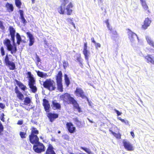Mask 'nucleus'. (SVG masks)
Returning a JSON list of instances; mask_svg holds the SVG:
<instances>
[{
    "mask_svg": "<svg viewBox=\"0 0 154 154\" xmlns=\"http://www.w3.org/2000/svg\"><path fill=\"white\" fill-rule=\"evenodd\" d=\"M10 34L11 35L12 40L14 43V45H12L11 44L10 40L7 39L4 40L3 43L6 47L8 50L11 51V54L15 53L17 51L16 45L14 44V37L15 33V29L12 26H10L9 28Z\"/></svg>",
    "mask_w": 154,
    "mask_h": 154,
    "instance_id": "obj_1",
    "label": "nucleus"
},
{
    "mask_svg": "<svg viewBox=\"0 0 154 154\" xmlns=\"http://www.w3.org/2000/svg\"><path fill=\"white\" fill-rule=\"evenodd\" d=\"M73 6L69 0H63L61 6L58 8V11L61 14L67 13L68 15H70L72 10V9Z\"/></svg>",
    "mask_w": 154,
    "mask_h": 154,
    "instance_id": "obj_2",
    "label": "nucleus"
},
{
    "mask_svg": "<svg viewBox=\"0 0 154 154\" xmlns=\"http://www.w3.org/2000/svg\"><path fill=\"white\" fill-rule=\"evenodd\" d=\"M43 85L45 88L51 91L54 90L56 88L55 82L51 79H47L43 82Z\"/></svg>",
    "mask_w": 154,
    "mask_h": 154,
    "instance_id": "obj_3",
    "label": "nucleus"
},
{
    "mask_svg": "<svg viewBox=\"0 0 154 154\" xmlns=\"http://www.w3.org/2000/svg\"><path fill=\"white\" fill-rule=\"evenodd\" d=\"M35 144L33 146V149L35 152L40 153L45 151V147L43 144L38 142Z\"/></svg>",
    "mask_w": 154,
    "mask_h": 154,
    "instance_id": "obj_4",
    "label": "nucleus"
},
{
    "mask_svg": "<svg viewBox=\"0 0 154 154\" xmlns=\"http://www.w3.org/2000/svg\"><path fill=\"white\" fill-rule=\"evenodd\" d=\"M128 38L131 43V45L133 46H134L135 45V39L137 38L139 42V39L138 37L136 34L130 30H129L128 32Z\"/></svg>",
    "mask_w": 154,
    "mask_h": 154,
    "instance_id": "obj_5",
    "label": "nucleus"
},
{
    "mask_svg": "<svg viewBox=\"0 0 154 154\" xmlns=\"http://www.w3.org/2000/svg\"><path fill=\"white\" fill-rule=\"evenodd\" d=\"M105 23L106 24L107 27L109 30H110L113 36L112 37H115L117 38L118 37V35L117 32L115 30L113 29L112 26L110 25L109 22V20H107L105 21Z\"/></svg>",
    "mask_w": 154,
    "mask_h": 154,
    "instance_id": "obj_6",
    "label": "nucleus"
},
{
    "mask_svg": "<svg viewBox=\"0 0 154 154\" xmlns=\"http://www.w3.org/2000/svg\"><path fill=\"white\" fill-rule=\"evenodd\" d=\"M83 52L85 56V60L87 62H88V57L90 55V52L89 51L87 50V43H85L84 44Z\"/></svg>",
    "mask_w": 154,
    "mask_h": 154,
    "instance_id": "obj_7",
    "label": "nucleus"
},
{
    "mask_svg": "<svg viewBox=\"0 0 154 154\" xmlns=\"http://www.w3.org/2000/svg\"><path fill=\"white\" fill-rule=\"evenodd\" d=\"M123 143L125 148L129 151H133L134 148L133 145L129 142L123 140Z\"/></svg>",
    "mask_w": 154,
    "mask_h": 154,
    "instance_id": "obj_8",
    "label": "nucleus"
},
{
    "mask_svg": "<svg viewBox=\"0 0 154 154\" xmlns=\"http://www.w3.org/2000/svg\"><path fill=\"white\" fill-rule=\"evenodd\" d=\"M27 74L28 75L29 86H31L32 85H35V80L33 77V75L31 74V72H28Z\"/></svg>",
    "mask_w": 154,
    "mask_h": 154,
    "instance_id": "obj_9",
    "label": "nucleus"
},
{
    "mask_svg": "<svg viewBox=\"0 0 154 154\" xmlns=\"http://www.w3.org/2000/svg\"><path fill=\"white\" fill-rule=\"evenodd\" d=\"M38 131L35 128H33L32 131V133L31 134V140L32 142H35L34 141L33 138H35V141H37L38 137L37 135L35 134H38Z\"/></svg>",
    "mask_w": 154,
    "mask_h": 154,
    "instance_id": "obj_10",
    "label": "nucleus"
},
{
    "mask_svg": "<svg viewBox=\"0 0 154 154\" xmlns=\"http://www.w3.org/2000/svg\"><path fill=\"white\" fill-rule=\"evenodd\" d=\"M66 126L68 131L70 133H73L75 131V128L73 126V125L72 123H67Z\"/></svg>",
    "mask_w": 154,
    "mask_h": 154,
    "instance_id": "obj_11",
    "label": "nucleus"
},
{
    "mask_svg": "<svg viewBox=\"0 0 154 154\" xmlns=\"http://www.w3.org/2000/svg\"><path fill=\"white\" fill-rule=\"evenodd\" d=\"M75 92L77 96H79L82 98L86 97V96L84 95V91L81 88H77Z\"/></svg>",
    "mask_w": 154,
    "mask_h": 154,
    "instance_id": "obj_12",
    "label": "nucleus"
},
{
    "mask_svg": "<svg viewBox=\"0 0 154 154\" xmlns=\"http://www.w3.org/2000/svg\"><path fill=\"white\" fill-rule=\"evenodd\" d=\"M60 99L63 100L64 101H67L68 100L70 102H71L70 98H73L71 97L70 95L68 93H65L64 94L61 95L60 96Z\"/></svg>",
    "mask_w": 154,
    "mask_h": 154,
    "instance_id": "obj_13",
    "label": "nucleus"
},
{
    "mask_svg": "<svg viewBox=\"0 0 154 154\" xmlns=\"http://www.w3.org/2000/svg\"><path fill=\"white\" fill-rule=\"evenodd\" d=\"M151 21L148 18H146L144 21L143 24L142 26V28L146 29L149 27L151 23Z\"/></svg>",
    "mask_w": 154,
    "mask_h": 154,
    "instance_id": "obj_14",
    "label": "nucleus"
},
{
    "mask_svg": "<svg viewBox=\"0 0 154 154\" xmlns=\"http://www.w3.org/2000/svg\"><path fill=\"white\" fill-rule=\"evenodd\" d=\"M26 34L28 35L29 39V46H32L35 42V38L33 36V35L30 32H27Z\"/></svg>",
    "mask_w": 154,
    "mask_h": 154,
    "instance_id": "obj_15",
    "label": "nucleus"
},
{
    "mask_svg": "<svg viewBox=\"0 0 154 154\" xmlns=\"http://www.w3.org/2000/svg\"><path fill=\"white\" fill-rule=\"evenodd\" d=\"M43 105L44 106L45 111L46 112H49L50 105L48 101L46 99H43Z\"/></svg>",
    "mask_w": 154,
    "mask_h": 154,
    "instance_id": "obj_16",
    "label": "nucleus"
},
{
    "mask_svg": "<svg viewBox=\"0 0 154 154\" xmlns=\"http://www.w3.org/2000/svg\"><path fill=\"white\" fill-rule=\"evenodd\" d=\"M70 100H71L70 103L72 104L74 107L76 109L77 111L79 112L81 111V109L79 106V104L77 103L76 101L74 99V98H70Z\"/></svg>",
    "mask_w": 154,
    "mask_h": 154,
    "instance_id": "obj_17",
    "label": "nucleus"
},
{
    "mask_svg": "<svg viewBox=\"0 0 154 154\" xmlns=\"http://www.w3.org/2000/svg\"><path fill=\"white\" fill-rule=\"evenodd\" d=\"M151 55L148 54L144 56V57L145 61L148 63H151L154 64V59L151 57Z\"/></svg>",
    "mask_w": 154,
    "mask_h": 154,
    "instance_id": "obj_18",
    "label": "nucleus"
},
{
    "mask_svg": "<svg viewBox=\"0 0 154 154\" xmlns=\"http://www.w3.org/2000/svg\"><path fill=\"white\" fill-rule=\"evenodd\" d=\"M54 148L52 146L49 144L46 151L45 154H56L53 150Z\"/></svg>",
    "mask_w": 154,
    "mask_h": 154,
    "instance_id": "obj_19",
    "label": "nucleus"
},
{
    "mask_svg": "<svg viewBox=\"0 0 154 154\" xmlns=\"http://www.w3.org/2000/svg\"><path fill=\"white\" fill-rule=\"evenodd\" d=\"M58 116V115L56 113H49L48 115V116L51 122H52L54 119L57 118Z\"/></svg>",
    "mask_w": 154,
    "mask_h": 154,
    "instance_id": "obj_20",
    "label": "nucleus"
},
{
    "mask_svg": "<svg viewBox=\"0 0 154 154\" xmlns=\"http://www.w3.org/2000/svg\"><path fill=\"white\" fill-rule=\"evenodd\" d=\"M146 38L147 43L154 48V42L151 38L149 36H146Z\"/></svg>",
    "mask_w": 154,
    "mask_h": 154,
    "instance_id": "obj_21",
    "label": "nucleus"
},
{
    "mask_svg": "<svg viewBox=\"0 0 154 154\" xmlns=\"http://www.w3.org/2000/svg\"><path fill=\"white\" fill-rule=\"evenodd\" d=\"M57 88L58 90L61 92L63 91L62 81H57Z\"/></svg>",
    "mask_w": 154,
    "mask_h": 154,
    "instance_id": "obj_22",
    "label": "nucleus"
},
{
    "mask_svg": "<svg viewBox=\"0 0 154 154\" xmlns=\"http://www.w3.org/2000/svg\"><path fill=\"white\" fill-rule=\"evenodd\" d=\"M37 72L38 75L42 78H45L48 76V75L46 73L43 72L39 71H36Z\"/></svg>",
    "mask_w": 154,
    "mask_h": 154,
    "instance_id": "obj_23",
    "label": "nucleus"
},
{
    "mask_svg": "<svg viewBox=\"0 0 154 154\" xmlns=\"http://www.w3.org/2000/svg\"><path fill=\"white\" fill-rule=\"evenodd\" d=\"M5 7L9 12H12L13 11L14 7L12 4L7 3L5 5Z\"/></svg>",
    "mask_w": 154,
    "mask_h": 154,
    "instance_id": "obj_24",
    "label": "nucleus"
},
{
    "mask_svg": "<svg viewBox=\"0 0 154 154\" xmlns=\"http://www.w3.org/2000/svg\"><path fill=\"white\" fill-rule=\"evenodd\" d=\"M53 107L54 109H60L61 108L60 104L57 102H55V101H53L52 102Z\"/></svg>",
    "mask_w": 154,
    "mask_h": 154,
    "instance_id": "obj_25",
    "label": "nucleus"
},
{
    "mask_svg": "<svg viewBox=\"0 0 154 154\" xmlns=\"http://www.w3.org/2000/svg\"><path fill=\"white\" fill-rule=\"evenodd\" d=\"M16 37L17 39V43L18 45L20 44V42H24L23 40H22L21 38L18 33H17L16 35Z\"/></svg>",
    "mask_w": 154,
    "mask_h": 154,
    "instance_id": "obj_26",
    "label": "nucleus"
},
{
    "mask_svg": "<svg viewBox=\"0 0 154 154\" xmlns=\"http://www.w3.org/2000/svg\"><path fill=\"white\" fill-rule=\"evenodd\" d=\"M17 94V96L18 98L20 100H22L23 98V95L19 91H16L15 92Z\"/></svg>",
    "mask_w": 154,
    "mask_h": 154,
    "instance_id": "obj_27",
    "label": "nucleus"
},
{
    "mask_svg": "<svg viewBox=\"0 0 154 154\" xmlns=\"http://www.w3.org/2000/svg\"><path fill=\"white\" fill-rule=\"evenodd\" d=\"M62 74L61 71H60L56 76L57 81H62Z\"/></svg>",
    "mask_w": 154,
    "mask_h": 154,
    "instance_id": "obj_28",
    "label": "nucleus"
},
{
    "mask_svg": "<svg viewBox=\"0 0 154 154\" xmlns=\"http://www.w3.org/2000/svg\"><path fill=\"white\" fill-rule=\"evenodd\" d=\"M73 121L77 125V126L80 127H81V122L77 118H75L73 119Z\"/></svg>",
    "mask_w": 154,
    "mask_h": 154,
    "instance_id": "obj_29",
    "label": "nucleus"
},
{
    "mask_svg": "<svg viewBox=\"0 0 154 154\" xmlns=\"http://www.w3.org/2000/svg\"><path fill=\"white\" fill-rule=\"evenodd\" d=\"M143 8L145 10H147L149 11L148 7L146 5L145 1L141 2Z\"/></svg>",
    "mask_w": 154,
    "mask_h": 154,
    "instance_id": "obj_30",
    "label": "nucleus"
},
{
    "mask_svg": "<svg viewBox=\"0 0 154 154\" xmlns=\"http://www.w3.org/2000/svg\"><path fill=\"white\" fill-rule=\"evenodd\" d=\"M7 65L8 66L10 69L11 70H14L15 68V64L11 61Z\"/></svg>",
    "mask_w": 154,
    "mask_h": 154,
    "instance_id": "obj_31",
    "label": "nucleus"
},
{
    "mask_svg": "<svg viewBox=\"0 0 154 154\" xmlns=\"http://www.w3.org/2000/svg\"><path fill=\"white\" fill-rule=\"evenodd\" d=\"M17 85L19 86L20 88H21V89H22L23 91H24L26 88V87L25 86L23 85L22 83L21 82L17 81Z\"/></svg>",
    "mask_w": 154,
    "mask_h": 154,
    "instance_id": "obj_32",
    "label": "nucleus"
},
{
    "mask_svg": "<svg viewBox=\"0 0 154 154\" xmlns=\"http://www.w3.org/2000/svg\"><path fill=\"white\" fill-rule=\"evenodd\" d=\"M31 102L30 98L28 97H26L24 100V104L25 105H28L31 103Z\"/></svg>",
    "mask_w": 154,
    "mask_h": 154,
    "instance_id": "obj_33",
    "label": "nucleus"
},
{
    "mask_svg": "<svg viewBox=\"0 0 154 154\" xmlns=\"http://www.w3.org/2000/svg\"><path fill=\"white\" fill-rule=\"evenodd\" d=\"M65 80V83L67 86H68L69 85L70 82L69 78L68 77V76L66 74H65L64 75Z\"/></svg>",
    "mask_w": 154,
    "mask_h": 154,
    "instance_id": "obj_34",
    "label": "nucleus"
},
{
    "mask_svg": "<svg viewBox=\"0 0 154 154\" xmlns=\"http://www.w3.org/2000/svg\"><path fill=\"white\" fill-rule=\"evenodd\" d=\"M72 19H73V18H67L66 19V21L68 23L72 25L73 26L74 28L75 29V24L73 23Z\"/></svg>",
    "mask_w": 154,
    "mask_h": 154,
    "instance_id": "obj_35",
    "label": "nucleus"
},
{
    "mask_svg": "<svg viewBox=\"0 0 154 154\" xmlns=\"http://www.w3.org/2000/svg\"><path fill=\"white\" fill-rule=\"evenodd\" d=\"M31 91L33 93H35L37 91V88L36 86L34 85H32L31 86H29Z\"/></svg>",
    "mask_w": 154,
    "mask_h": 154,
    "instance_id": "obj_36",
    "label": "nucleus"
},
{
    "mask_svg": "<svg viewBox=\"0 0 154 154\" xmlns=\"http://www.w3.org/2000/svg\"><path fill=\"white\" fill-rule=\"evenodd\" d=\"M15 2L16 6L19 8H20L21 5L20 0H15Z\"/></svg>",
    "mask_w": 154,
    "mask_h": 154,
    "instance_id": "obj_37",
    "label": "nucleus"
},
{
    "mask_svg": "<svg viewBox=\"0 0 154 154\" xmlns=\"http://www.w3.org/2000/svg\"><path fill=\"white\" fill-rule=\"evenodd\" d=\"M81 149L84 150L87 153L89 154H91L92 153L91 151L89 148H86L85 147H82Z\"/></svg>",
    "mask_w": 154,
    "mask_h": 154,
    "instance_id": "obj_38",
    "label": "nucleus"
},
{
    "mask_svg": "<svg viewBox=\"0 0 154 154\" xmlns=\"http://www.w3.org/2000/svg\"><path fill=\"white\" fill-rule=\"evenodd\" d=\"M109 131H110L117 138H121V135L120 134H116L113 132L111 130H109Z\"/></svg>",
    "mask_w": 154,
    "mask_h": 154,
    "instance_id": "obj_39",
    "label": "nucleus"
},
{
    "mask_svg": "<svg viewBox=\"0 0 154 154\" xmlns=\"http://www.w3.org/2000/svg\"><path fill=\"white\" fill-rule=\"evenodd\" d=\"M5 61L6 65H7L11 62V61L9 60V58L8 56L7 55L5 56Z\"/></svg>",
    "mask_w": 154,
    "mask_h": 154,
    "instance_id": "obj_40",
    "label": "nucleus"
},
{
    "mask_svg": "<svg viewBox=\"0 0 154 154\" xmlns=\"http://www.w3.org/2000/svg\"><path fill=\"white\" fill-rule=\"evenodd\" d=\"M63 67L65 69H66V68L68 66V63L65 61L63 62Z\"/></svg>",
    "mask_w": 154,
    "mask_h": 154,
    "instance_id": "obj_41",
    "label": "nucleus"
},
{
    "mask_svg": "<svg viewBox=\"0 0 154 154\" xmlns=\"http://www.w3.org/2000/svg\"><path fill=\"white\" fill-rule=\"evenodd\" d=\"M29 139H30V142H31V143H32V144H35V143H38V140H39V138H38V139L37 140V141H36L35 140V138H33V140H34V141H35V142H32L31 141V135L29 136Z\"/></svg>",
    "mask_w": 154,
    "mask_h": 154,
    "instance_id": "obj_42",
    "label": "nucleus"
},
{
    "mask_svg": "<svg viewBox=\"0 0 154 154\" xmlns=\"http://www.w3.org/2000/svg\"><path fill=\"white\" fill-rule=\"evenodd\" d=\"M20 19H21L22 22H23L24 24H26V23L27 21L25 19L24 16L20 17Z\"/></svg>",
    "mask_w": 154,
    "mask_h": 154,
    "instance_id": "obj_43",
    "label": "nucleus"
},
{
    "mask_svg": "<svg viewBox=\"0 0 154 154\" xmlns=\"http://www.w3.org/2000/svg\"><path fill=\"white\" fill-rule=\"evenodd\" d=\"M1 52V55L2 56H3L5 55V51L4 50V48L3 47H2L0 49Z\"/></svg>",
    "mask_w": 154,
    "mask_h": 154,
    "instance_id": "obj_44",
    "label": "nucleus"
},
{
    "mask_svg": "<svg viewBox=\"0 0 154 154\" xmlns=\"http://www.w3.org/2000/svg\"><path fill=\"white\" fill-rule=\"evenodd\" d=\"M25 133L24 132H20V135L22 138H24L25 137Z\"/></svg>",
    "mask_w": 154,
    "mask_h": 154,
    "instance_id": "obj_45",
    "label": "nucleus"
},
{
    "mask_svg": "<svg viewBox=\"0 0 154 154\" xmlns=\"http://www.w3.org/2000/svg\"><path fill=\"white\" fill-rule=\"evenodd\" d=\"M114 110L116 112L117 114V116L121 115L122 114V112H119L118 110H117L116 109H114Z\"/></svg>",
    "mask_w": 154,
    "mask_h": 154,
    "instance_id": "obj_46",
    "label": "nucleus"
},
{
    "mask_svg": "<svg viewBox=\"0 0 154 154\" xmlns=\"http://www.w3.org/2000/svg\"><path fill=\"white\" fill-rule=\"evenodd\" d=\"M19 12L20 15V17L24 16L23 11L21 10H20L19 11Z\"/></svg>",
    "mask_w": 154,
    "mask_h": 154,
    "instance_id": "obj_47",
    "label": "nucleus"
},
{
    "mask_svg": "<svg viewBox=\"0 0 154 154\" xmlns=\"http://www.w3.org/2000/svg\"><path fill=\"white\" fill-rule=\"evenodd\" d=\"M3 127L2 124L0 122V133L3 131Z\"/></svg>",
    "mask_w": 154,
    "mask_h": 154,
    "instance_id": "obj_48",
    "label": "nucleus"
},
{
    "mask_svg": "<svg viewBox=\"0 0 154 154\" xmlns=\"http://www.w3.org/2000/svg\"><path fill=\"white\" fill-rule=\"evenodd\" d=\"M95 46L96 48H97V47L100 48L101 46L100 44L99 43H96L95 44Z\"/></svg>",
    "mask_w": 154,
    "mask_h": 154,
    "instance_id": "obj_49",
    "label": "nucleus"
},
{
    "mask_svg": "<svg viewBox=\"0 0 154 154\" xmlns=\"http://www.w3.org/2000/svg\"><path fill=\"white\" fill-rule=\"evenodd\" d=\"M103 4V1L102 0H99L98 2V5L100 6L102 5Z\"/></svg>",
    "mask_w": 154,
    "mask_h": 154,
    "instance_id": "obj_50",
    "label": "nucleus"
},
{
    "mask_svg": "<svg viewBox=\"0 0 154 154\" xmlns=\"http://www.w3.org/2000/svg\"><path fill=\"white\" fill-rule=\"evenodd\" d=\"M0 107L2 109H4L5 107V106L2 103H0Z\"/></svg>",
    "mask_w": 154,
    "mask_h": 154,
    "instance_id": "obj_51",
    "label": "nucleus"
},
{
    "mask_svg": "<svg viewBox=\"0 0 154 154\" xmlns=\"http://www.w3.org/2000/svg\"><path fill=\"white\" fill-rule=\"evenodd\" d=\"M36 58L37 59V60L38 62H40V59L39 58L38 56L37 55H36Z\"/></svg>",
    "mask_w": 154,
    "mask_h": 154,
    "instance_id": "obj_52",
    "label": "nucleus"
},
{
    "mask_svg": "<svg viewBox=\"0 0 154 154\" xmlns=\"http://www.w3.org/2000/svg\"><path fill=\"white\" fill-rule=\"evenodd\" d=\"M23 123V122L22 121L20 120L18 122L17 124L18 125H21Z\"/></svg>",
    "mask_w": 154,
    "mask_h": 154,
    "instance_id": "obj_53",
    "label": "nucleus"
},
{
    "mask_svg": "<svg viewBox=\"0 0 154 154\" xmlns=\"http://www.w3.org/2000/svg\"><path fill=\"white\" fill-rule=\"evenodd\" d=\"M4 114H2V116H1V120L3 122H4Z\"/></svg>",
    "mask_w": 154,
    "mask_h": 154,
    "instance_id": "obj_54",
    "label": "nucleus"
},
{
    "mask_svg": "<svg viewBox=\"0 0 154 154\" xmlns=\"http://www.w3.org/2000/svg\"><path fill=\"white\" fill-rule=\"evenodd\" d=\"M34 108L33 106H32V105H31L30 108H26V109L28 110H29L30 109H32Z\"/></svg>",
    "mask_w": 154,
    "mask_h": 154,
    "instance_id": "obj_55",
    "label": "nucleus"
},
{
    "mask_svg": "<svg viewBox=\"0 0 154 154\" xmlns=\"http://www.w3.org/2000/svg\"><path fill=\"white\" fill-rule=\"evenodd\" d=\"M124 123L126 125H128L129 124V122L128 120H125Z\"/></svg>",
    "mask_w": 154,
    "mask_h": 154,
    "instance_id": "obj_56",
    "label": "nucleus"
},
{
    "mask_svg": "<svg viewBox=\"0 0 154 154\" xmlns=\"http://www.w3.org/2000/svg\"><path fill=\"white\" fill-rule=\"evenodd\" d=\"M91 40L92 42L94 43L95 44L96 43L94 40V38H91Z\"/></svg>",
    "mask_w": 154,
    "mask_h": 154,
    "instance_id": "obj_57",
    "label": "nucleus"
},
{
    "mask_svg": "<svg viewBox=\"0 0 154 154\" xmlns=\"http://www.w3.org/2000/svg\"><path fill=\"white\" fill-rule=\"evenodd\" d=\"M149 51L151 53H154V49L152 48H150Z\"/></svg>",
    "mask_w": 154,
    "mask_h": 154,
    "instance_id": "obj_58",
    "label": "nucleus"
},
{
    "mask_svg": "<svg viewBox=\"0 0 154 154\" xmlns=\"http://www.w3.org/2000/svg\"><path fill=\"white\" fill-rule=\"evenodd\" d=\"M131 136L133 137H134V132L133 131H131Z\"/></svg>",
    "mask_w": 154,
    "mask_h": 154,
    "instance_id": "obj_59",
    "label": "nucleus"
},
{
    "mask_svg": "<svg viewBox=\"0 0 154 154\" xmlns=\"http://www.w3.org/2000/svg\"><path fill=\"white\" fill-rule=\"evenodd\" d=\"M64 137L66 139H69V136L67 135H65Z\"/></svg>",
    "mask_w": 154,
    "mask_h": 154,
    "instance_id": "obj_60",
    "label": "nucleus"
},
{
    "mask_svg": "<svg viewBox=\"0 0 154 154\" xmlns=\"http://www.w3.org/2000/svg\"><path fill=\"white\" fill-rule=\"evenodd\" d=\"M81 58L80 57L79 58H77V60H78L79 61V62H80V60H81Z\"/></svg>",
    "mask_w": 154,
    "mask_h": 154,
    "instance_id": "obj_61",
    "label": "nucleus"
},
{
    "mask_svg": "<svg viewBox=\"0 0 154 154\" xmlns=\"http://www.w3.org/2000/svg\"><path fill=\"white\" fill-rule=\"evenodd\" d=\"M125 120L124 119H122L121 121L123 122H125Z\"/></svg>",
    "mask_w": 154,
    "mask_h": 154,
    "instance_id": "obj_62",
    "label": "nucleus"
},
{
    "mask_svg": "<svg viewBox=\"0 0 154 154\" xmlns=\"http://www.w3.org/2000/svg\"><path fill=\"white\" fill-rule=\"evenodd\" d=\"M35 0H32V4H34L35 3Z\"/></svg>",
    "mask_w": 154,
    "mask_h": 154,
    "instance_id": "obj_63",
    "label": "nucleus"
},
{
    "mask_svg": "<svg viewBox=\"0 0 154 154\" xmlns=\"http://www.w3.org/2000/svg\"><path fill=\"white\" fill-rule=\"evenodd\" d=\"M118 119L119 120H120V121L122 119L120 117H118Z\"/></svg>",
    "mask_w": 154,
    "mask_h": 154,
    "instance_id": "obj_64",
    "label": "nucleus"
}]
</instances>
